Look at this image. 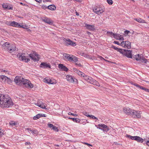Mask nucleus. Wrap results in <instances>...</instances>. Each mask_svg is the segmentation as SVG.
<instances>
[{
    "instance_id": "obj_1",
    "label": "nucleus",
    "mask_w": 149,
    "mask_h": 149,
    "mask_svg": "<svg viewBox=\"0 0 149 149\" xmlns=\"http://www.w3.org/2000/svg\"><path fill=\"white\" fill-rule=\"evenodd\" d=\"M13 105L11 98L7 95L0 94V107L2 108H9Z\"/></svg>"
},
{
    "instance_id": "obj_2",
    "label": "nucleus",
    "mask_w": 149,
    "mask_h": 149,
    "mask_svg": "<svg viewBox=\"0 0 149 149\" xmlns=\"http://www.w3.org/2000/svg\"><path fill=\"white\" fill-rule=\"evenodd\" d=\"M26 79L21 76H17L15 77L14 81L17 85L21 86L22 84L24 85V84H25Z\"/></svg>"
},
{
    "instance_id": "obj_3",
    "label": "nucleus",
    "mask_w": 149,
    "mask_h": 149,
    "mask_svg": "<svg viewBox=\"0 0 149 149\" xmlns=\"http://www.w3.org/2000/svg\"><path fill=\"white\" fill-rule=\"evenodd\" d=\"M3 45L6 47L7 50L10 53L13 52L16 50V46L15 45L5 42Z\"/></svg>"
},
{
    "instance_id": "obj_4",
    "label": "nucleus",
    "mask_w": 149,
    "mask_h": 149,
    "mask_svg": "<svg viewBox=\"0 0 149 149\" xmlns=\"http://www.w3.org/2000/svg\"><path fill=\"white\" fill-rule=\"evenodd\" d=\"M141 111H136L132 109L130 115L134 118H140L141 117Z\"/></svg>"
},
{
    "instance_id": "obj_5",
    "label": "nucleus",
    "mask_w": 149,
    "mask_h": 149,
    "mask_svg": "<svg viewBox=\"0 0 149 149\" xmlns=\"http://www.w3.org/2000/svg\"><path fill=\"white\" fill-rule=\"evenodd\" d=\"M66 77L67 80L70 82L75 84H77L78 83V80L74 77L70 75H67Z\"/></svg>"
},
{
    "instance_id": "obj_6",
    "label": "nucleus",
    "mask_w": 149,
    "mask_h": 149,
    "mask_svg": "<svg viewBox=\"0 0 149 149\" xmlns=\"http://www.w3.org/2000/svg\"><path fill=\"white\" fill-rule=\"evenodd\" d=\"M63 40L65 42V45L66 46H68L70 45L72 46H74L76 45L75 42H74L69 39L64 38Z\"/></svg>"
},
{
    "instance_id": "obj_7",
    "label": "nucleus",
    "mask_w": 149,
    "mask_h": 149,
    "mask_svg": "<svg viewBox=\"0 0 149 149\" xmlns=\"http://www.w3.org/2000/svg\"><path fill=\"white\" fill-rule=\"evenodd\" d=\"M93 10L94 12L98 15H100L104 11L103 9L98 6L94 7L93 9Z\"/></svg>"
},
{
    "instance_id": "obj_8",
    "label": "nucleus",
    "mask_w": 149,
    "mask_h": 149,
    "mask_svg": "<svg viewBox=\"0 0 149 149\" xmlns=\"http://www.w3.org/2000/svg\"><path fill=\"white\" fill-rule=\"evenodd\" d=\"M29 57L34 61H38L40 59L39 55L37 54L35 52H33L32 54H29Z\"/></svg>"
},
{
    "instance_id": "obj_9",
    "label": "nucleus",
    "mask_w": 149,
    "mask_h": 149,
    "mask_svg": "<svg viewBox=\"0 0 149 149\" xmlns=\"http://www.w3.org/2000/svg\"><path fill=\"white\" fill-rule=\"evenodd\" d=\"M120 45L128 49H130L131 47L130 42L128 41H123L120 43Z\"/></svg>"
},
{
    "instance_id": "obj_10",
    "label": "nucleus",
    "mask_w": 149,
    "mask_h": 149,
    "mask_svg": "<svg viewBox=\"0 0 149 149\" xmlns=\"http://www.w3.org/2000/svg\"><path fill=\"white\" fill-rule=\"evenodd\" d=\"M123 55L128 58H132V54L131 51L130 50L124 49V52Z\"/></svg>"
},
{
    "instance_id": "obj_11",
    "label": "nucleus",
    "mask_w": 149,
    "mask_h": 149,
    "mask_svg": "<svg viewBox=\"0 0 149 149\" xmlns=\"http://www.w3.org/2000/svg\"><path fill=\"white\" fill-rule=\"evenodd\" d=\"M25 82V84H24V85L26 87L30 88H33V84H31L29 80L26 79Z\"/></svg>"
},
{
    "instance_id": "obj_12",
    "label": "nucleus",
    "mask_w": 149,
    "mask_h": 149,
    "mask_svg": "<svg viewBox=\"0 0 149 149\" xmlns=\"http://www.w3.org/2000/svg\"><path fill=\"white\" fill-rule=\"evenodd\" d=\"M17 56L19 57V58L21 59L22 61H24L25 62H28L30 61V59L29 58H27L26 56L23 55V54H18Z\"/></svg>"
},
{
    "instance_id": "obj_13",
    "label": "nucleus",
    "mask_w": 149,
    "mask_h": 149,
    "mask_svg": "<svg viewBox=\"0 0 149 149\" xmlns=\"http://www.w3.org/2000/svg\"><path fill=\"white\" fill-rule=\"evenodd\" d=\"M42 20L44 22L46 23L49 24H52L53 22L52 20H51L49 18H48L47 17L42 19Z\"/></svg>"
},
{
    "instance_id": "obj_14",
    "label": "nucleus",
    "mask_w": 149,
    "mask_h": 149,
    "mask_svg": "<svg viewBox=\"0 0 149 149\" xmlns=\"http://www.w3.org/2000/svg\"><path fill=\"white\" fill-rule=\"evenodd\" d=\"M40 67L44 68H51V66L49 64H47L45 62H42L40 64Z\"/></svg>"
},
{
    "instance_id": "obj_15",
    "label": "nucleus",
    "mask_w": 149,
    "mask_h": 149,
    "mask_svg": "<svg viewBox=\"0 0 149 149\" xmlns=\"http://www.w3.org/2000/svg\"><path fill=\"white\" fill-rule=\"evenodd\" d=\"M58 68L61 69L62 70L65 71H67L68 70V69L63 64H60L58 65Z\"/></svg>"
},
{
    "instance_id": "obj_16",
    "label": "nucleus",
    "mask_w": 149,
    "mask_h": 149,
    "mask_svg": "<svg viewBox=\"0 0 149 149\" xmlns=\"http://www.w3.org/2000/svg\"><path fill=\"white\" fill-rule=\"evenodd\" d=\"M132 109H131L129 107H125L123 108V111L126 114L129 115L131 112Z\"/></svg>"
},
{
    "instance_id": "obj_17",
    "label": "nucleus",
    "mask_w": 149,
    "mask_h": 149,
    "mask_svg": "<svg viewBox=\"0 0 149 149\" xmlns=\"http://www.w3.org/2000/svg\"><path fill=\"white\" fill-rule=\"evenodd\" d=\"M68 119H72L74 122L77 123H79L80 124L82 123V121L83 120H80V119L76 118H72L69 117L68 118Z\"/></svg>"
},
{
    "instance_id": "obj_18",
    "label": "nucleus",
    "mask_w": 149,
    "mask_h": 149,
    "mask_svg": "<svg viewBox=\"0 0 149 149\" xmlns=\"http://www.w3.org/2000/svg\"><path fill=\"white\" fill-rule=\"evenodd\" d=\"M85 26L86 29L90 31H94L95 29V26L94 25H91L88 24L85 25Z\"/></svg>"
},
{
    "instance_id": "obj_19",
    "label": "nucleus",
    "mask_w": 149,
    "mask_h": 149,
    "mask_svg": "<svg viewBox=\"0 0 149 149\" xmlns=\"http://www.w3.org/2000/svg\"><path fill=\"white\" fill-rule=\"evenodd\" d=\"M63 55L65 58L68 61H71V59H72V55H70L66 53H64Z\"/></svg>"
},
{
    "instance_id": "obj_20",
    "label": "nucleus",
    "mask_w": 149,
    "mask_h": 149,
    "mask_svg": "<svg viewBox=\"0 0 149 149\" xmlns=\"http://www.w3.org/2000/svg\"><path fill=\"white\" fill-rule=\"evenodd\" d=\"M3 7L5 9H8V10H13V7L11 5L10 6H8V5L7 3H3L2 4Z\"/></svg>"
},
{
    "instance_id": "obj_21",
    "label": "nucleus",
    "mask_w": 149,
    "mask_h": 149,
    "mask_svg": "<svg viewBox=\"0 0 149 149\" xmlns=\"http://www.w3.org/2000/svg\"><path fill=\"white\" fill-rule=\"evenodd\" d=\"M134 140L138 142L142 143L144 141V139L140 136H136Z\"/></svg>"
},
{
    "instance_id": "obj_22",
    "label": "nucleus",
    "mask_w": 149,
    "mask_h": 149,
    "mask_svg": "<svg viewBox=\"0 0 149 149\" xmlns=\"http://www.w3.org/2000/svg\"><path fill=\"white\" fill-rule=\"evenodd\" d=\"M134 19L140 23H146V22L144 20L142 19L141 18H134Z\"/></svg>"
},
{
    "instance_id": "obj_23",
    "label": "nucleus",
    "mask_w": 149,
    "mask_h": 149,
    "mask_svg": "<svg viewBox=\"0 0 149 149\" xmlns=\"http://www.w3.org/2000/svg\"><path fill=\"white\" fill-rule=\"evenodd\" d=\"M47 8L51 10H54L56 9V7L54 5H51L47 6Z\"/></svg>"
},
{
    "instance_id": "obj_24",
    "label": "nucleus",
    "mask_w": 149,
    "mask_h": 149,
    "mask_svg": "<svg viewBox=\"0 0 149 149\" xmlns=\"http://www.w3.org/2000/svg\"><path fill=\"white\" fill-rule=\"evenodd\" d=\"M12 23L11 26H13L18 27V26H19V23L16 22L14 21L12 22V23Z\"/></svg>"
},
{
    "instance_id": "obj_25",
    "label": "nucleus",
    "mask_w": 149,
    "mask_h": 149,
    "mask_svg": "<svg viewBox=\"0 0 149 149\" xmlns=\"http://www.w3.org/2000/svg\"><path fill=\"white\" fill-rule=\"evenodd\" d=\"M72 59H71V61H73L74 62H76L78 61L77 58L73 55H72Z\"/></svg>"
},
{
    "instance_id": "obj_26",
    "label": "nucleus",
    "mask_w": 149,
    "mask_h": 149,
    "mask_svg": "<svg viewBox=\"0 0 149 149\" xmlns=\"http://www.w3.org/2000/svg\"><path fill=\"white\" fill-rule=\"evenodd\" d=\"M9 125L12 126H16L18 125L17 123H16L15 122L13 121H11L10 122Z\"/></svg>"
},
{
    "instance_id": "obj_27",
    "label": "nucleus",
    "mask_w": 149,
    "mask_h": 149,
    "mask_svg": "<svg viewBox=\"0 0 149 149\" xmlns=\"http://www.w3.org/2000/svg\"><path fill=\"white\" fill-rule=\"evenodd\" d=\"M98 125L100 127H101L103 128H105L107 129V130H108V127L106 125H104V124H99Z\"/></svg>"
},
{
    "instance_id": "obj_28",
    "label": "nucleus",
    "mask_w": 149,
    "mask_h": 149,
    "mask_svg": "<svg viewBox=\"0 0 149 149\" xmlns=\"http://www.w3.org/2000/svg\"><path fill=\"white\" fill-rule=\"evenodd\" d=\"M38 106L42 109H46V107L43 103H41V104H39L38 105Z\"/></svg>"
},
{
    "instance_id": "obj_29",
    "label": "nucleus",
    "mask_w": 149,
    "mask_h": 149,
    "mask_svg": "<svg viewBox=\"0 0 149 149\" xmlns=\"http://www.w3.org/2000/svg\"><path fill=\"white\" fill-rule=\"evenodd\" d=\"M126 137H127V138H130V139H131L132 140H134V139H135L136 136H131L130 135L126 134Z\"/></svg>"
},
{
    "instance_id": "obj_30",
    "label": "nucleus",
    "mask_w": 149,
    "mask_h": 149,
    "mask_svg": "<svg viewBox=\"0 0 149 149\" xmlns=\"http://www.w3.org/2000/svg\"><path fill=\"white\" fill-rule=\"evenodd\" d=\"M113 36L114 38L117 40H119V39H120L119 37V34L114 33V35H113Z\"/></svg>"
},
{
    "instance_id": "obj_31",
    "label": "nucleus",
    "mask_w": 149,
    "mask_h": 149,
    "mask_svg": "<svg viewBox=\"0 0 149 149\" xmlns=\"http://www.w3.org/2000/svg\"><path fill=\"white\" fill-rule=\"evenodd\" d=\"M95 80L92 77H89L88 81L90 82V83L92 84L93 83V82Z\"/></svg>"
},
{
    "instance_id": "obj_32",
    "label": "nucleus",
    "mask_w": 149,
    "mask_h": 149,
    "mask_svg": "<svg viewBox=\"0 0 149 149\" xmlns=\"http://www.w3.org/2000/svg\"><path fill=\"white\" fill-rule=\"evenodd\" d=\"M6 76L3 75H2L0 76V80L1 81H5L6 80Z\"/></svg>"
},
{
    "instance_id": "obj_33",
    "label": "nucleus",
    "mask_w": 149,
    "mask_h": 149,
    "mask_svg": "<svg viewBox=\"0 0 149 149\" xmlns=\"http://www.w3.org/2000/svg\"><path fill=\"white\" fill-rule=\"evenodd\" d=\"M5 81H7V83L8 84H10L12 82V81L11 79L10 78L8 77H6V80Z\"/></svg>"
},
{
    "instance_id": "obj_34",
    "label": "nucleus",
    "mask_w": 149,
    "mask_h": 149,
    "mask_svg": "<svg viewBox=\"0 0 149 149\" xmlns=\"http://www.w3.org/2000/svg\"><path fill=\"white\" fill-rule=\"evenodd\" d=\"M135 59L137 61H140V60L141 58V57L139 56V54L135 55Z\"/></svg>"
},
{
    "instance_id": "obj_35",
    "label": "nucleus",
    "mask_w": 149,
    "mask_h": 149,
    "mask_svg": "<svg viewBox=\"0 0 149 149\" xmlns=\"http://www.w3.org/2000/svg\"><path fill=\"white\" fill-rule=\"evenodd\" d=\"M27 26L25 25H20L19 24V26H18V28H22L23 29H27Z\"/></svg>"
},
{
    "instance_id": "obj_36",
    "label": "nucleus",
    "mask_w": 149,
    "mask_h": 149,
    "mask_svg": "<svg viewBox=\"0 0 149 149\" xmlns=\"http://www.w3.org/2000/svg\"><path fill=\"white\" fill-rule=\"evenodd\" d=\"M140 61H141V62H144L145 63H146L147 61V60L144 58H140Z\"/></svg>"
},
{
    "instance_id": "obj_37",
    "label": "nucleus",
    "mask_w": 149,
    "mask_h": 149,
    "mask_svg": "<svg viewBox=\"0 0 149 149\" xmlns=\"http://www.w3.org/2000/svg\"><path fill=\"white\" fill-rule=\"evenodd\" d=\"M49 78L47 77L45 78L44 79V81L48 84V82H49Z\"/></svg>"
},
{
    "instance_id": "obj_38",
    "label": "nucleus",
    "mask_w": 149,
    "mask_h": 149,
    "mask_svg": "<svg viewBox=\"0 0 149 149\" xmlns=\"http://www.w3.org/2000/svg\"><path fill=\"white\" fill-rule=\"evenodd\" d=\"M124 49L119 48L118 49L117 51L119 52L120 53L123 55L124 54Z\"/></svg>"
},
{
    "instance_id": "obj_39",
    "label": "nucleus",
    "mask_w": 149,
    "mask_h": 149,
    "mask_svg": "<svg viewBox=\"0 0 149 149\" xmlns=\"http://www.w3.org/2000/svg\"><path fill=\"white\" fill-rule=\"evenodd\" d=\"M4 131L0 128V137H1L3 135Z\"/></svg>"
},
{
    "instance_id": "obj_40",
    "label": "nucleus",
    "mask_w": 149,
    "mask_h": 149,
    "mask_svg": "<svg viewBox=\"0 0 149 149\" xmlns=\"http://www.w3.org/2000/svg\"><path fill=\"white\" fill-rule=\"evenodd\" d=\"M88 117H89V118H92V119H96V120H98V119L96 117H95L94 116H93V115H88Z\"/></svg>"
},
{
    "instance_id": "obj_41",
    "label": "nucleus",
    "mask_w": 149,
    "mask_h": 149,
    "mask_svg": "<svg viewBox=\"0 0 149 149\" xmlns=\"http://www.w3.org/2000/svg\"><path fill=\"white\" fill-rule=\"evenodd\" d=\"M98 58H100L101 60H104L105 61H107V62H109V61H108V60H106L104 58H103L102 56H98Z\"/></svg>"
},
{
    "instance_id": "obj_42",
    "label": "nucleus",
    "mask_w": 149,
    "mask_h": 149,
    "mask_svg": "<svg viewBox=\"0 0 149 149\" xmlns=\"http://www.w3.org/2000/svg\"><path fill=\"white\" fill-rule=\"evenodd\" d=\"M31 133L34 134H38V132L37 130H36L33 131L32 130V132Z\"/></svg>"
},
{
    "instance_id": "obj_43",
    "label": "nucleus",
    "mask_w": 149,
    "mask_h": 149,
    "mask_svg": "<svg viewBox=\"0 0 149 149\" xmlns=\"http://www.w3.org/2000/svg\"><path fill=\"white\" fill-rule=\"evenodd\" d=\"M93 84L97 86H100V85L99 83L96 81L95 80L94 81V82H93Z\"/></svg>"
},
{
    "instance_id": "obj_44",
    "label": "nucleus",
    "mask_w": 149,
    "mask_h": 149,
    "mask_svg": "<svg viewBox=\"0 0 149 149\" xmlns=\"http://www.w3.org/2000/svg\"><path fill=\"white\" fill-rule=\"evenodd\" d=\"M78 74L79 75H80V76H83H83H84V75H85V74L84 73L82 72H81L80 71H79V72H78Z\"/></svg>"
},
{
    "instance_id": "obj_45",
    "label": "nucleus",
    "mask_w": 149,
    "mask_h": 149,
    "mask_svg": "<svg viewBox=\"0 0 149 149\" xmlns=\"http://www.w3.org/2000/svg\"><path fill=\"white\" fill-rule=\"evenodd\" d=\"M83 77L84 78V79L85 80L87 81H88L89 77L87 76H86V75L84 76H84H83Z\"/></svg>"
},
{
    "instance_id": "obj_46",
    "label": "nucleus",
    "mask_w": 149,
    "mask_h": 149,
    "mask_svg": "<svg viewBox=\"0 0 149 149\" xmlns=\"http://www.w3.org/2000/svg\"><path fill=\"white\" fill-rule=\"evenodd\" d=\"M68 114L69 115H72V116H77V114H74V113H72L71 112H69L68 113Z\"/></svg>"
},
{
    "instance_id": "obj_47",
    "label": "nucleus",
    "mask_w": 149,
    "mask_h": 149,
    "mask_svg": "<svg viewBox=\"0 0 149 149\" xmlns=\"http://www.w3.org/2000/svg\"><path fill=\"white\" fill-rule=\"evenodd\" d=\"M107 34L109 35H110V36H113V35H114V33H112V32H109L107 31Z\"/></svg>"
},
{
    "instance_id": "obj_48",
    "label": "nucleus",
    "mask_w": 149,
    "mask_h": 149,
    "mask_svg": "<svg viewBox=\"0 0 149 149\" xmlns=\"http://www.w3.org/2000/svg\"><path fill=\"white\" fill-rule=\"evenodd\" d=\"M107 2L109 5H111L113 3V1L112 0H107Z\"/></svg>"
},
{
    "instance_id": "obj_49",
    "label": "nucleus",
    "mask_w": 149,
    "mask_h": 149,
    "mask_svg": "<svg viewBox=\"0 0 149 149\" xmlns=\"http://www.w3.org/2000/svg\"><path fill=\"white\" fill-rule=\"evenodd\" d=\"M52 129L53 130H54L56 132H58V129L57 127L54 126L53 127V128H52Z\"/></svg>"
},
{
    "instance_id": "obj_50",
    "label": "nucleus",
    "mask_w": 149,
    "mask_h": 149,
    "mask_svg": "<svg viewBox=\"0 0 149 149\" xmlns=\"http://www.w3.org/2000/svg\"><path fill=\"white\" fill-rule=\"evenodd\" d=\"M12 22L7 21L6 22V24L8 25L11 26Z\"/></svg>"
},
{
    "instance_id": "obj_51",
    "label": "nucleus",
    "mask_w": 149,
    "mask_h": 149,
    "mask_svg": "<svg viewBox=\"0 0 149 149\" xmlns=\"http://www.w3.org/2000/svg\"><path fill=\"white\" fill-rule=\"evenodd\" d=\"M73 71L75 72L76 73L78 74L79 72V71L78 70H77L76 68H73Z\"/></svg>"
},
{
    "instance_id": "obj_52",
    "label": "nucleus",
    "mask_w": 149,
    "mask_h": 149,
    "mask_svg": "<svg viewBox=\"0 0 149 149\" xmlns=\"http://www.w3.org/2000/svg\"><path fill=\"white\" fill-rule=\"evenodd\" d=\"M48 125L49 127V128H52H52H53V127L54 126L53 124H48Z\"/></svg>"
},
{
    "instance_id": "obj_53",
    "label": "nucleus",
    "mask_w": 149,
    "mask_h": 149,
    "mask_svg": "<svg viewBox=\"0 0 149 149\" xmlns=\"http://www.w3.org/2000/svg\"><path fill=\"white\" fill-rule=\"evenodd\" d=\"M119 37L120 38V39H119V40H124V39L123 38V36L121 35H120L119 34Z\"/></svg>"
},
{
    "instance_id": "obj_54",
    "label": "nucleus",
    "mask_w": 149,
    "mask_h": 149,
    "mask_svg": "<svg viewBox=\"0 0 149 149\" xmlns=\"http://www.w3.org/2000/svg\"><path fill=\"white\" fill-rule=\"evenodd\" d=\"M111 47H112V48H113V49H114L115 50H116L117 51H118V49H119V48H118L117 47H116V46H113V45H112V46Z\"/></svg>"
},
{
    "instance_id": "obj_55",
    "label": "nucleus",
    "mask_w": 149,
    "mask_h": 149,
    "mask_svg": "<svg viewBox=\"0 0 149 149\" xmlns=\"http://www.w3.org/2000/svg\"><path fill=\"white\" fill-rule=\"evenodd\" d=\"M83 114L84 115H85L86 116H87L88 117V115H89L88 114V113L86 112H83Z\"/></svg>"
},
{
    "instance_id": "obj_56",
    "label": "nucleus",
    "mask_w": 149,
    "mask_h": 149,
    "mask_svg": "<svg viewBox=\"0 0 149 149\" xmlns=\"http://www.w3.org/2000/svg\"><path fill=\"white\" fill-rule=\"evenodd\" d=\"M113 43L116 44L118 45H120V44L118 41H114L113 42Z\"/></svg>"
},
{
    "instance_id": "obj_57",
    "label": "nucleus",
    "mask_w": 149,
    "mask_h": 149,
    "mask_svg": "<svg viewBox=\"0 0 149 149\" xmlns=\"http://www.w3.org/2000/svg\"><path fill=\"white\" fill-rule=\"evenodd\" d=\"M54 84V82L52 81V80L50 79L49 82H48V84Z\"/></svg>"
},
{
    "instance_id": "obj_58",
    "label": "nucleus",
    "mask_w": 149,
    "mask_h": 149,
    "mask_svg": "<svg viewBox=\"0 0 149 149\" xmlns=\"http://www.w3.org/2000/svg\"><path fill=\"white\" fill-rule=\"evenodd\" d=\"M75 64L76 65L78 66L79 67H81L82 66V65H81L80 63H75Z\"/></svg>"
},
{
    "instance_id": "obj_59",
    "label": "nucleus",
    "mask_w": 149,
    "mask_h": 149,
    "mask_svg": "<svg viewBox=\"0 0 149 149\" xmlns=\"http://www.w3.org/2000/svg\"><path fill=\"white\" fill-rule=\"evenodd\" d=\"M130 32V31L128 30H126L124 31V33L125 34H128Z\"/></svg>"
},
{
    "instance_id": "obj_60",
    "label": "nucleus",
    "mask_w": 149,
    "mask_h": 149,
    "mask_svg": "<svg viewBox=\"0 0 149 149\" xmlns=\"http://www.w3.org/2000/svg\"><path fill=\"white\" fill-rule=\"evenodd\" d=\"M26 130H28V131H29L31 132H32V130L31 129V128H27L26 129Z\"/></svg>"
},
{
    "instance_id": "obj_61",
    "label": "nucleus",
    "mask_w": 149,
    "mask_h": 149,
    "mask_svg": "<svg viewBox=\"0 0 149 149\" xmlns=\"http://www.w3.org/2000/svg\"><path fill=\"white\" fill-rule=\"evenodd\" d=\"M38 118L37 117V115L34 116V117H33V119L34 120H37L38 119Z\"/></svg>"
},
{
    "instance_id": "obj_62",
    "label": "nucleus",
    "mask_w": 149,
    "mask_h": 149,
    "mask_svg": "<svg viewBox=\"0 0 149 149\" xmlns=\"http://www.w3.org/2000/svg\"><path fill=\"white\" fill-rule=\"evenodd\" d=\"M36 115L37 116L38 118V119L40 117H41V114H38Z\"/></svg>"
},
{
    "instance_id": "obj_63",
    "label": "nucleus",
    "mask_w": 149,
    "mask_h": 149,
    "mask_svg": "<svg viewBox=\"0 0 149 149\" xmlns=\"http://www.w3.org/2000/svg\"><path fill=\"white\" fill-rule=\"evenodd\" d=\"M41 117H46V116L45 114H41Z\"/></svg>"
},
{
    "instance_id": "obj_64",
    "label": "nucleus",
    "mask_w": 149,
    "mask_h": 149,
    "mask_svg": "<svg viewBox=\"0 0 149 149\" xmlns=\"http://www.w3.org/2000/svg\"><path fill=\"white\" fill-rule=\"evenodd\" d=\"M146 144L149 146V140L147 141L146 142Z\"/></svg>"
}]
</instances>
